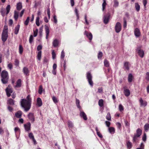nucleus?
<instances>
[{"label": "nucleus", "instance_id": "obj_63", "mask_svg": "<svg viewBox=\"0 0 149 149\" xmlns=\"http://www.w3.org/2000/svg\"><path fill=\"white\" fill-rule=\"evenodd\" d=\"M53 19H54V22L55 23H56L57 22V19L56 18V16L55 15H54L53 16Z\"/></svg>", "mask_w": 149, "mask_h": 149}, {"label": "nucleus", "instance_id": "obj_47", "mask_svg": "<svg viewBox=\"0 0 149 149\" xmlns=\"http://www.w3.org/2000/svg\"><path fill=\"white\" fill-rule=\"evenodd\" d=\"M42 91V86H39V90H38V93L40 94H41Z\"/></svg>", "mask_w": 149, "mask_h": 149}, {"label": "nucleus", "instance_id": "obj_1", "mask_svg": "<svg viewBox=\"0 0 149 149\" xmlns=\"http://www.w3.org/2000/svg\"><path fill=\"white\" fill-rule=\"evenodd\" d=\"M21 105L22 107L24 109L25 111H27L30 109L31 103L27 101L25 99H22L20 102Z\"/></svg>", "mask_w": 149, "mask_h": 149}, {"label": "nucleus", "instance_id": "obj_26", "mask_svg": "<svg viewBox=\"0 0 149 149\" xmlns=\"http://www.w3.org/2000/svg\"><path fill=\"white\" fill-rule=\"evenodd\" d=\"M109 131L111 134H113L115 132V129L112 127H109Z\"/></svg>", "mask_w": 149, "mask_h": 149}, {"label": "nucleus", "instance_id": "obj_45", "mask_svg": "<svg viewBox=\"0 0 149 149\" xmlns=\"http://www.w3.org/2000/svg\"><path fill=\"white\" fill-rule=\"evenodd\" d=\"M76 104L77 106V107L80 108V106L79 105V100L76 99Z\"/></svg>", "mask_w": 149, "mask_h": 149}, {"label": "nucleus", "instance_id": "obj_20", "mask_svg": "<svg viewBox=\"0 0 149 149\" xmlns=\"http://www.w3.org/2000/svg\"><path fill=\"white\" fill-rule=\"evenodd\" d=\"M45 32L46 33V39H48V37L49 35V31L48 26H46L45 28Z\"/></svg>", "mask_w": 149, "mask_h": 149}, {"label": "nucleus", "instance_id": "obj_56", "mask_svg": "<svg viewBox=\"0 0 149 149\" xmlns=\"http://www.w3.org/2000/svg\"><path fill=\"white\" fill-rule=\"evenodd\" d=\"M47 14L48 17L49 19H50V12L49 8H48L47 10Z\"/></svg>", "mask_w": 149, "mask_h": 149}, {"label": "nucleus", "instance_id": "obj_21", "mask_svg": "<svg viewBox=\"0 0 149 149\" xmlns=\"http://www.w3.org/2000/svg\"><path fill=\"white\" fill-rule=\"evenodd\" d=\"M23 71L24 73L26 75H29V72L28 68L26 67H24L23 68Z\"/></svg>", "mask_w": 149, "mask_h": 149}, {"label": "nucleus", "instance_id": "obj_8", "mask_svg": "<svg viewBox=\"0 0 149 149\" xmlns=\"http://www.w3.org/2000/svg\"><path fill=\"white\" fill-rule=\"evenodd\" d=\"M6 95L8 97H9L11 95V94L13 92V90L12 88H8L7 87L5 90Z\"/></svg>", "mask_w": 149, "mask_h": 149}, {"label": "nucleus", "instance_id": "obj_7", "mask_svg": "<svg viewBox=\"0 0 149 149\" xmlns=\"http://www.w3.org/2000/svg\"><path fill=\"white\" fill-rule=\"evenodd\" d=\"M121 24L119 22H117L115 26V29L116 32L117 33L119 32L121 30Z\"/></svg>", "mask_w": 149, "mask_h": 149}, {"label": "nucleus", "instance_id": "obj_4", "mask_svg": "<svg viewBox=\"0 0 149 149\" xmlns=\"http://www.w3.org/2000/svg\"><path fill=\"white\" fill-rule=\"evenodd\" d=\"M142 130L139 128L136 130V133L134 134L133 138V140L134 142H135L137 140L138 138L142 134Z\"/></svg>", "mask_w": 149, "mask_h": 149}, {"label": "nucleus", "instance_id": "obj_14", "mask_svg": "<svg viewBox=\"0 0 149 149\" xmlns=\"http://www.w3.org/2000/svg\"><path fill=\"white\" fill-rule=\"evenodd\" d=\"M80 115V116L84 120H87V118L86 115L84 112L81 111Z\"/></svg>", "mask_w": 149, "mask_h": 149}, {"label": "nucleus", "instance_id": "obj_12", "mask_svg": "<svg viewBox=\"0 0 149 149\" xmlns=\"http://www.w3.org/2000/svg\"><path fill=\"white\" fill-rule=\"evenodd\" d=\"M31 125V124L30 123H28L24 125L25 130L26 131H29L30 130Z\"/></svg>", "mask_w": 149, "mask_h": 149}, {"label": "nucleus", "instance_id": "obj_6", "mask_svg": "<svg viewBox=\"0 0 149 149\" xmlns=\"http://www.w3.org/2000/svg\"><path fill=\"white\" fill-rule=\"evenodd\" d=\"M86 77L89 84L91 86H93V83L92 81V76L91 74L89 72H88L87 73Z\"/></svg>", "mask_w": 149, "mask_h": 149}, {"label": "nucleus", "instance_id": "obj_31", "mask_svg": "<svg viewBox=\"0 0 149 149\" xmlns=\"http://www.w3.org/2000/svg\"><path fill=\"white\" fill-rule=\"evenodd\" d=\"M10 9V5H8L6 8V14L7 15L9 13Z\"/></svg>", "mask_w": 149, "mask_h": 149}, {"label": "nucleus", "instance_id": "obj_35", "mask_svg": "<svg viewBox=\"0 0 149 149\" xmlns=\"http://www.w3.org/2000/svg\"><path fill=\"white\" fill-rule=\"evenodd\" d=\"M144 129L147 132L149 129V124H146L144 126Z\"/></svg>", "mask_w": 149, "mask_h": 149}, {"label": "nucleus", "instance_id": "obj_53", "mask_svg": "<svg viewBox=\"0 0 149 149\" xmlns=\"http://www.w3.org/2000/svg\"><path fill=\"white\" fill-rule=\"evenodd\" d=\"M65 56V53L64 52L63 50L61 52V59H63Z\"/></svg>", "mask_w": 149, "mask_h": 149}, {"label": "nucleus", "instance_id": "obj_36", "mask_svg": "<svg viewBox=\"0 0 149 149\" xmlns=\"http://www.w3.org/2000/svg\"><path fill=\"white\" fill-rule=\"evenodd\" d=\"M104 65L106 67H108L109 66V61L105 59L104 61Z\"/></svg>", "mask_w": 149, "mask_h": 149}, {"label": "nucleus", "instance_id": "obj_22", "mask_svg": "<svg viewBox=\"0 0 149 149\" xmlns=\"http://www.w3.org/2000/svg\"><path fill=\"white\" fill-rule=\"evenodd\" d=\"M124 68L125 70H129V64L128 62H126L124 64Z\"/></svg>", "mask_w": 149, "mask_h": 149}, {"label": "nucleus", "instance_id": "obj_11", "mask_svg": "<svg viewBox=\"0 0 149 149\" xmlns=\"http://www.w3.org/2000/svg\"><path fill=\"white\" fill-rule=\"evenodd\" d=\"M37 15L38 16H39L41 15V12L40 11H38ZM39 20L40 18L39 16H38L36 18V24L38 26H39L40 25Z\"/></svg>", "mask_w": 149, "mask_h": 149}, {"label": "nucleus", "instance_id": "obj_37", "mask_svg": "<svg viewBox=\"0 0 149 149\" xmlns=\"http://www.w3.org/2000/svg\"><path fill=\"white\" fill-rule=\"evenodd\" d=\"M98 104L100 107H102L103 106V100L101 99L99 100Z\"/></svg>", "mask_w": 149, "mask_h": 149}, {"label": "nucleus", "instance_id": "obj_64", "mask_svg": "<svg viewBox=\"0 0 149 149\" xmlns=\"http://www.w3.org/2000/svg\"><path fill=\"white\" fill-rule=\"evenodd\" d=\"M15 65L16 66H18L19 64V61L17 59H16L15 60Z\"/></svg>", "mask_w": 149, "mask_h": 149}, {"label": "nucleus", "instance_id": "obj_49", "mask_svg": "<svg viewBox=\"0 0 149 149\" xmlns=\"http://www.w3.org/2000/svg\"><path fill=\"white\" fill-rule=\"evenodd\" d=\"M146 140V135L145 133H144L142 137V140L143 141L145 142Z\"/></svg>", "mask_w": 149, "mask_h": 149}, {"label": "nucleus", "instance_id": "obj_29", "mask_svg": "<svg viewBox=\"0 0 149 149\" xmlns=\"http://www.w3.org/2000/svg\"><path fill=\"white\" fill-rule=\"evenodd\" d=\"M18 17V13L15 10L14 13V18L15 20H17Z\"/></svg>", "mask_w": 149, "mask_h": 149}, {"label": "nucleus", "instance_id": "obj_2", "mask_svg": "<svg viewBox=\"0 0 149 149\" xmlns=\"http://www.w3.org/2000/svg\"><path fill=\"white\" fill-rule=\"evenodd\" d=\"M1 81L3 84H6L8 83L9 76L8 72L5 70H3L1 73Z\"/></svg>", "mask_w": 149, "mask_h": 149}, {"label": "nucleus", "instance_id": "obj_50", "mask_svg": "<svg viewBox=\"0 0 149 149\" xmlns=\"http://www.w3.org/2000/svg\"><path fill=\"white\" fill-rule=\"evenodd\" d=\"M33 37L32 35H31L29 39V42L31 44L33 42Z\"/></svg>", "mask_w": 149, "mask_h": 149}, {"label": "nucleus", "instance_id": "obj_17", "mask_svg": "<svg viewBox=\"0 0 149 149\" xmlns=\"http://www.w3.org/2000/svg\"><path fill=\"white\" fill-rule=\"evenodd\" d=\"M22 115V112L20 111H17L15 114V116L17 118H19L21 117Z\"/></svg>", "mask_w": 149, "mask_h": 149}, {"label": "nucleus", "instance_id": "obj_43", "mask_svg": "<svg viewBox=\"0 0 149 149\" xmlns=\"http://www.w3.org/2000/svg\"><path fill=\"white\" fill-rule=\"evenodd\" d=\"M27 101L31 103V99L30 97V95H28L26 99Z\"/></svg>", "mask_w": 149, "mask_h": 149}, {"label": "nucleus", "instance_id": "obj_59", "mask_svg": "<svg viewBox=\"0 0 149 149\" xmlns=\"http://www.w3.org/2000/svg\"><path fill=\"white\" fill-rule=\"evenodd\" d=\"M42 48V46L41 45H39L37 47V50L38 51H41Z\"/></svg>", "mask_w": 149, "mask_h": 149}, {"label": "nucleus", "instance_id": "obj_5", "mask_svg": "<svg viewBox=\"0 0 149 149\" xmlns=\"http://www.w3.org/2000/svg\"><path fill=\"white\" fill-rule=\"evenodd\" d=\"M141 47H138L136 49V52L139 55L141 58L143 57L144 56V52L143 49H141Z\"/></svg>", "mask_w": 149, "mask_h": 149}, {"label": "nucleus", "instance_id": "obj_30", "mask_svg": "<svg viewBox=\"0 0 149 149\" xmlns=\"http://www.w3.org/2000/svg\"><path fill=\"white\" fill-rule=\"evenodd\" d=\"M135 8L137 11H139L140 9V6L138 3H135Z\"/></svg>", "mask_w": 149, "mask_h": 149}, {"label": "nucleus", "instance_id": "obj_42", "mask_svg": "<svg viewBox=\"0 0 149 149\" xmlns=\"http://www.w3.org/2000/svg\"><path fill=\"white\" fill-rule=\"evenodd\" d=\"M0 12L3 16H4L5 14V10L3 8H1L0 10Z\"/></svg>", "mask_w": 149, "mask_h": 149}, {"label": "nucleus", "instance_id": "obj_58", "mask_svg": "<svg viewBox=\"0 0 149 149\" xmlns=\"http://www.w3.org/2000/svg\"><path fill=\"white\" fill-rule=\"evenodd\" d=\"M124 20V24L123 26L124 28H125L127 26V22L126 19L125 18H123Z\"/></svg>", "mask_w": 149, "mask_h": 149}, {"label": "nucleus", "instance_id": "obj_48", "mask_svg": "<svg viewBox=\"0 0 149 149\" xmlns=\"http://www.w3.org/2000/svg\"><path fill=\"white\" fill-rule=\"evenodd\" d=\"M102 56V52H99L98 55V59H101Z\"/></svg>", "mask_w": 149, "mask_h": 149}, {"label": "nucleus", "instance_id": "obj_25", "mask_svg": "<svg viewBox=\"0 0 149 149\" xmlns=\"http://www.w3.org/2000/svg\"><path fill=\"white\" fill-rule=\"evenodd\" d=\"M22 8V3L20 2L18 3L17 5V9L18 10H20Z\"/></svg>", "mask_w": 149, "mask_h": 149}, {"label": "nucleus", "instance_id": "obj_52", "mask_svg": "<svg viewBox=\"0 0 149 149\" xmlns=\"http://www.w3.org/2000/svg\"><path fill=\"white\" fill-rule=\"evenodd\" d=\"M52 57L53 59H54L56 58V54L54 50H53L52 52Z\"/></svg>", "mask_w": 149, "mask_h": 149}, {"label": "nucleus", "instance_id": "obj_27", "mask_svg": "<svg viewBox=\"0 0 149 149\" xmlns=\"http://www.w3.org/2000/svg\"><path fill=\"white\" fill-rule=\"evenodd\" d=\"M133 76L132 74H129L128 76V81L129 82H131L132 81Z\"/></svg>", "mask_w": 149, "mask_h": 149}, {"label": "nucleus", "instance_id": "obj_57", "mask_svg": "<svg viewBox=\"0 0 149 149\" xmlns=\"http://www.w3.org/2000/svg\"><path fill=\"white\" fill-rule=\"evenodd\" d=\"M119 110L120 111H123L124 109V108L123 106L121 104H120L119 106Z\"/></svg>", "mask_w": 149, "mask_h": 149}, {"label": "nucleus", "instance_id": "obj_61", "mask_svg": "<svg viewBox=\"0 0 149 149\" xmlns=\"http://www.w3.org/2000/svg\"><path fill=\"white\" fill-rule=\"evenodd\" d=\"M144 149V145L143 143H141L140 145V148H138L136 149Z\"/></svg>", "mask_w": 149, "mask_h": 149}, {"label": "nucleus", "instance_id": "obj_24", "mask_svg": "<svg viewBox=\"0 0 149 149\" xmlns=\"http://www.w3.org/2000/svg\"><path fill=\"white\" fill-rule=\"evenodd\" d=\"M21 86V80L20 79H18L17 81L16 85L15 86V87H19Z\"/></svg>", "mask_w": 149, "mask_h": 149}, {"label": "nucleus", "instance_id": "obj_40", "mask_svg": "<svg viewBox=\"0 0 149 149\" xmlns=\"http://www.w3.org/2000/svg\"><path fill=\"white\" fill-rule=\"evenodd\" d=\"M119 3L117 0H114L113 6L115 7H117L118 6Z\"/></svg>", "mask_w": 149, "mask_h": 149}, {"label": "nucleus", "instance_id": "obj_38", "mask_svg": "<svg viewBox=\"0 0 149 149\" xmlns=\"http://www.w3.org/2000/svg\"><path fill=\"white\" fill-rule=\"evenodd\" d=\"M127 148L128 149H130L132 147V144L130 141H128L127 143Z\"/></svg>", "mask_w": 149, "mask_h": 149}, {"label": "nucleus", "instance_id": "obj_16", "mask_svg": "<svg viewBox=\"0 0 149 149\" xmlns=\"http://www.w3.org/2000/svg\"><path fill=\"white\" fill-rule=\"evenodd\" d=\"M109 15H105L104 16V23L105 24H107L109 21Z\"/></svg>", "mask_w": 149, "mask_h": 149}, {"label": "nucleus", "instance_id": "obj_9", "mask_svg": "<svg viewBox=\"0 0 149 149\" xmlns=\"http://www.w3.org/2000/svg\"><path fill=\"white\" fill-rule=\"evenodd\" d=\"M140 106L146 107L147 104V102L146 101H144L142 98H140L139 100Z\"/></svg>", "mask_w": 149, "mask_h": 149}, {"label": "nucleus", "instance_id": "obj_46", "mask_svg": "<svg viewBox=\"0 0 149 149\" xmlns=\"http://www.w3.org/2000/svg\"><path fill=\"white\" fill-rule=\"evenodd\" d=\"M30 18L29 17H28L27 19L24 22V24L25 25H27L28 24Z\"/></svg>", "mask_w": 149, "mask_h": 149}, {"label": "nucleus", "instance_id": "obj_39", "mask_svg": "<svg viewBox=\"0 0 149 149\" xmlns=\"http://www.w3.org/2000/svg\"><path fill=\"white\" fill-rule=\"evenodd\" d=\"M23 52V48L21 45H19V52L20 54H22Z\"/></svg>", "mask_w": 149, "mask_h": 149}, {"label": "nucleus", "instance_id": "obj_54", "mask_svg": "<svg viewBox=\"0 0 149 149\" xmlns=\"http://www.w3.org/2000/svg\"><path fill=\"white\" fill-rule=\"evenodd\" d=\"M38 30L37 29L35 31H33V34L34 37H36L37 36L38 32Z\"/></svg>", "mask_w": 149, "mask_h": 149}, {"label": "nucleus", "instance_id": "obj_13", "mask_svg": "<svg viewBox=\"0 0 149 149\" xmlns=\"http://www.w3.org/2000/svg\"><path fill=\"white\" fill-rule=\"evenodd\" d=\"M134 33L136 37H139L141 35L140 30L138 28H136L135 29Z\"/></svg>", "mask_w": 149, "mask_h": 149}, {"label": "nucleus", "instance_id": "obj_33", "mask_svg": "<svg viewBox=\"0 0 149 149\" xmlns=\"http://www.w3.org/2000/svg\"><path fill=\"white\" fill-rule=\"evenodd\" d=\"M41 51H39L38 52L37 56V58L39 61H40L41 59Z\"/></svg>", "mask_w": 149, "mask_h": 149}, {"label": "nucleus", "instance_id": "obj_23", "mask_svg": "<svg viewBox=\"0 0 149 149\" xmlns=\"http://www.w3.org/2000/svg\"><path fill=\"white\" fill-rule=\"evenodd\" d=\"M124 93L126 96L128 97L130 94V91L128 89H125L124 90Z\"/></svg>", "mask_w": 149, "mask_h": 149}, {"label": "nucleus", "instance_id": "obj_3", "mask_svg": "<svg viewBox=\"0 0 149 149\" xmlns=\"http://www.w3.org/2000/svg\"><path fill=\"white\" fill-rule=\"evenodd\" d=\"M8 36V31L7 26H4L2 33L1 39L3 42H5L7 40Z\"/></svg>", "mask_w": 149, "mask_h": 149}, {"label": "nucleus", "instance_id": "obj_10", "mask_svg": "<svg viewBox=\"0 0 149 149\" xmlns=\"http://www.w3.org/2000/svg\"><path fill=\"white\" fill-rule=\"evenodd\" d=\"M28 117L29 118L32 122H33L35 120V118L34 116V114L32 113H30L28 115Z\"/></svg>", "mask_w": 149, "mask_h": 149}, {"label": "nucleus", "instance_id": "obj_32", "mask_svg": "<svg viewBox=\"0 0 149 149\" xmlns=\"http://www.w3.org/2000/svg\"><path fill=\"white\" fill-rule=\"evenodd\" d=\"M8 103L11 105H13L14 104V102L15 101H14L11 99H9L8 101Z\"/></svg>", "mask_w": 149, "mask_h": 149}, {"label": "nucleus", "instance_id": "obj_34", "mask_svg": "<svg viewBox=\"0 0 149 149\" xmlns=\"http://www.w3.org/2000/svg\"><path fill=\"white\" fill-rule=\"evenodd\" d=\"M106 118L108 120H111V117L109 112H108L106 116Z\"/></svg>", "mask_w": 149, "mask_h": 149}, {"label": "nucleus", "instance_id": "obj_18", "mask_svg": "<svg viewBox=\"0 0 149 149\" xmlns=\"http://www.w3.org/2000/svg\"><path fill=\"white\" fill-rule=\"evenodd\" d=\"M20 28V25H17L15 27L14 29V33L15 34L17 35L19 31Z\"/></svg>", "mask_w": 149, "mask_h": 149}, {"label": "nucleus", "instance_id": "obj_15", "mask_svg": "<svg viewBox=\"0 0 149 149\" xmlns=\"http://www.w3.org/2000/svg\"><path fill=\"white\" fill-rule=\"evenodd\" d=\"M84 33L86 35L89 40H92L93 38V36L91 33H88L87 31H85Z\"/></svg>", "mask_w": 149, "mask_h": 149}, {"label": "nucleus", "instance_id": "obj_44", "mask_svg": "<svg viewBox=\"0 0 149 149\" xmlns=\"http://www.w3.org/2000/svg\"><path fill=\"white\" fill-rule=\"evenodd\" d=\"M107 5V3L106 2V1H104V2H103L102 4V10L104 11V9L105 8V6Z\"/></svg>", "mask_w": 149, "mask_h": 149}, {"label": "nucleus", "instance_id": "obj_62", "mask_svg": "<svg viewBox=\"0 0 149 149\" xmlns=\"http://www.w3.org/2000/svg\"><path fill=\"white\" fill-rule=\"evenodd\" d=\"M105 123L106 126L108 127H109L111 124L110 122L108 121H106L105 122Z\"/></svg>", "mask_w": 149, "mask_h": 149}, {"label": "nucleus", "instance_id": "obj_41", "mask_svg": "<svg viewBox=\"0 0 149 149\" xmlns=\"http://www.w3.org/2000/svg\"><path fill=\"white\" fill-rule=\"evenodd\" d=\"M68 127H70L72 128L73 127V125L72 122L70 121H68Z\"/></svg>", "mask_w": 149, "mask_h": 149}, {"label": "nucleus", "instance_id": "obj_19", "mask_svg": "<svg viewBox=\"0 0 149 149\" xmlns=\"http://www.w3.org/2000/svg\"><path fill=\"white\" fill-rule=\"evenodd\" d=\"M42 105V102L41 99L39 97L37 99V105L39 107H41Z\"/></svg>", "mask_w": 149, "mask_h": 149}, {"label": "nucleus", "instance_id": "obj_55", "mask_svg": "<svg viewBox=\"0 0 149 149\" xmlns=\"http://www.w3.org/2000/svg\"><path fill=\"white\" fill-rule=\"evenodd\" d=\"M146 79L147 80L149 81V72H147L146 73Z\"/></svg>", "mask_w": 149, "mask_h": 149}, {"label": "nucleus", "instance_id": "obj_28", "mask_svg": "<svg viewBox=\"0 0 149 149\" xmlns=\"http://www.w3.org/2000/svg\"><path fill=\"white\" fill-rule=\"evenodd\" d=\"M58 41L57 40L55 39L53 41V45L54 47H56L58 46Z\"/></svg>", "mask_w": 149, "mask_h": 149}, {"label": "nucleus", "instance_id": "obj_60", "mask_svg": "<svg viewBox=\"0 0 149 149\" xmlns=\"http://www.w3.org/2000/svg\"><path fill=\"white\" fill-rule=\"evenodd\" d=\"M52 100L54 103H56L58 102V101L57 100V99L56 98V97H55L53 96L52 97Z\"/></svg>", "mask_w": 149, "mask_h": 149}, {"label": "nucleus", "instance_id": "obj_51", "mask_svg": "<svg viewBox=\"0 0 149 149\" xmlns=\"http://www.w3.org/2000/svg\"><path fill=\"white\" fill-rule=\"evenodd\" d=\"M29 136L30 139H33L34 138V136L33 135V134L31 133H29Z\"/></svg>", "mask_w": 149, "mask_h": 149}]
</instances>
